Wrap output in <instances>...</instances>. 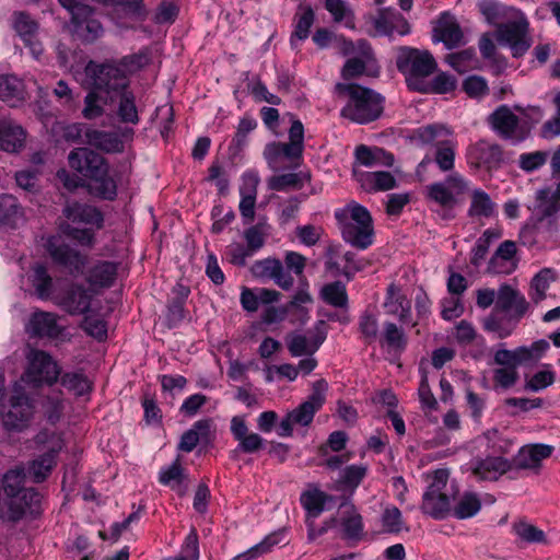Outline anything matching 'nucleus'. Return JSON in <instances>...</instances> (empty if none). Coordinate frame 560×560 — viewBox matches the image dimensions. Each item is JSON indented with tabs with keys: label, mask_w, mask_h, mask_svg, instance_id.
<instances>
[{
	"label": "nucleus",
	"mask_w": 560,
	"mask_h": 560,
	"mask_svg": "<svg viewBox=\"0 0 560 560\" xmlns=\"http://www.w3.org/2000/svg\"><path fill=\"white\" fill-rule=\"evenodd\" d=\"M434 36L442 42L447 49H453L463 44L464 35L459 24L448 13H443L434 28Z\"/></svg>",
	"instance_id": "obj_34"
},
{
	"label": "nucleus",
	"mask_w": 560,
	"mask_h": 560,
	"mask_svg": "<svg viewBox=\"0 0 560 560\" xmlns=\"http://www.w3.org/2000/svg\"><path fill=\"white\" fill-rule=\"evenodd\" d=\"M553 446L548 444H532L520 448L513 460V468L538 469L544 459L551 456Z\"/></svg>",
	"instance_id": "obj_27"
},
{
	"label": "nucleus",
	"mask_w": 560,
	"mask_h": 560,
	"mask_svg": "<svg viewBox=\"0 0 560 560\" xmlns=\"http://www.w3.org/2000/svg\"><path fill=\"white\" fill-rule=\"evenodd\" d=\"M549 349V342L545 339L534 341L530 346H521L513 350L500 348L493 354V361L502 368H511L517 371L518 366L538 361Z\"/></svg>",
	"instance_id": "obj_13"
},
{
	"label": "nucleus",
	"mask_w": 560,
	"mask_h": 560,
	"mask_svg": "<svg viewBox=\"0 0 560 560\" xmlns=\"http://www.w3.org/2000/svg\"><path fill=\"white\" fill-rule=\"evenodd\" d=\"M46 248L52 261L65 268L70 275L83 273L88 256L71 247L60 236H50L47 240Z\"/></svg>",
	"instance_id": "obj_14"
},
{
	"label": "nucleus",
	"mask_w": 560,
	"mask_h": 560,
	"mask_svg": "<svg viewBox=\"0 0 560 560\" xmlns=\"http://www.w3.org/2000/svg\"><path fill=\"white\" fill-rule=\"evenodd\" d=\"M325 9L332 16L334 22L343 23L348 28H354V14L345 0H325Z\"/></svg>",
	"instance_id": "obj_52"
},
{
	"label": "nucleus",
	"mask_w": 560,
	"mask_h": 560,
	"mask_svg": "<svg viewBox=\"0 0 560 560\" xmlns=\"http://www.w3.org/2000/svg\"><path fill=\"white\" fill-rule=\"evenodd\" d=\"M60 369L50 354L43 350H33L27 357V368L23 381L34 387L52 385L58 381Z\"/></svg>",
	"instance_id": "obj_12"
},
{
	"label": "nucleus",
	"mask_w": 560,
	"mask_h": 560,
	"mask_svg": "<svg viewBox=\"0 0 560 560\" xmlns=\"http://www.w3.org/2000/svg\"><path fill=\"white\" fill-rule=\"evenodd\" d=\"M457 86V80L454 75L447 72L438 73L429 84L424 82L423 92H432L435 94H447L455 91Z\"/></svg>",
	"instance_id": "obj_61"
},
{
	"label": "nucleus",
	"mask_w": 560,
	"mask_h": 560,
	"mask_svg": "<svg viewBox=\"0 0 560 560\" xmlns=\"http://www.w3.org/2000/svg\"><path fill=\"white\" fill-rule=\"evenodd\" d=\"M25 130L13 120L0 118V150L18 152L24 147Z\"/></svg>",
	"instance_id": "obj_36"
},
{
	"label": "nucleus",
	"mask_w": 560,
	"mask_h": 560,
	"mask_svg": "<svg viewBox=\"0 0 560 560\" xmlns=\"http://www.w3.org/2000/svg\"><path fill=\"white\" fill-rule=\"evenodd\" d=\"M491 125L500 137L513 143L522 142L528 135L520 118L505 105L497 108L491 115Z\"/></svg>",
	"instance_id": "obj_19"
},
{
	"label": "nucleus",
	"mask_w": 560,
	"mask_h": 560,
	"mask_svg": "<svg viewBox=\"0 0 560 560\" xmlns=\"http://www.w3.org/2000/svg\"><path fill=\"white\" fill-rule=\"evenodd\" d=\"M118 104L116 115L120 122L136 126L140 121L138 108L136 105V96L128 88L117 92Z\"/></svg>",
	"instance_id": "obj_43"
},
{
	"label": "nucleus",
	"mask_w": 560,
	"mask_h": 560,
	"mask_svg": "<svg viewBox=\"0 0 560 560\" xmlns=\"http://www.w3.org/2000/svg\"><path fill=\"white\" fill-rule=\"evenodd\" d=\"M466 161L470 168L491 172L503 163V150L495 142L480 139L467 147Z\"/></svg>",
	"instance_id": "obj_15"
},
{
	"label": "nucleus",
	"mask_w": 560,
	"mask_h": 560,
	"mask_svg": "<svg viewBox=\"0 0 560 560\" xmlns=\"http://www.w3.org/2000/svg\"><path fill=\"white\" fill-rule=\"evenodd\" d=\"M560 211V200L555 196L550 187L537 190L533 215L535 221L548 226L549 234L557 231L556 214Z\"/></svg>",
	"instance_id": "obj_20"
},
{
	"label": "nucleus",
	"mask_w": 560,
	"mask_h": 560,
	"mask_svg": "<svg viewBox=\"0 0 560 560\" xmlns=\"http://www.w3.org/2000/svg\"><path fill=\"white\" fill-rule=\"evenodd\" d=\"M555 372L550 364H545L544 369L534 373L525 382V389L528 392H540L555 382Z\"/></svg>",
	"instance_id": "obj_59"
},
{
	"label": "nucleus",
	"mask_w": 560,
	"mask_h": 560,
	"mask_svg": "<svg viewBox=\"0 0 560 560\" xmlns=\"http://www.w3.org/2000/svg\"><path fill=\"white\" fill-rule=\"evenodd\" d=\"M446 62L458 73H465L477 68L478 60L472 49H464L446 56Z\"/></svg>",
	"instance_id": "obj_55"
},
{
	"label": "nucleus",
	"mask_w": 560,
	"mask_h": 560,
	"mask_svg": "<svg viewBox=\"0 0 560 560\" xmlns=\"http://www.w3.org/2000/svg\"><path fill=\"white\" fill-rule=\"evenodd\" d=\"M556 280V272L551 268H544L537 272L530 281V299L535 303L541 302L546 298V292L550 283Z\"/></svg>",
	"instance_id": "obj_50"
},
{
	"label": "nucleus",
	"mask_w": 560,
	"mask_h": 560,
	"mask_svg": "<svg viewBox=\"0 0 560 560\" xmlns=\"http://www.w3.org/2000/svg\"><path fill=\"white\" fill-rule=\"evenodd\" d=\"M495 36L498 43L510 47L513 57L516 58L523 56L529 49L532 43L526 20L500 24Z\"/></svg>",
	"instance_id": "obj_17"
},
{
	"label": "nucleus",
	"mask_w": 560,
	"mask_h": 560,
	"mask_svg": "<svg viewBox=\"0 0 560 560\" xmlns=\"http://www.w3.org/2000/svg\"><path fill=\"white\" fill-rule=\"evenodd\" d=\"M481 509V501L475 492H464L452 505L451 515L457 520H466L475 516Z\"/></svg>",
	"instance_id": "obj_49"
},
{
	"label": "nucleus",
	"mask_w": 560,
	"mask_h": 560,
	"mask_svg": "<svg viewBox=\"0 0 560 560\" xmlns=\"http://www.w3.org/2000/svg\"><path fill=\"white\" fill-rule=\"evenodd\" d=\"M280 541L281 533H272L266 536L260 542L249 548L247 551L234 557L233 560H254L265 553L270 552L275 546L280 544Z\"/></svg>",
	"instance_id": "obj_56"
},
{
	"label": "nucleus",
	"mask_w": 560,
	"mask_h": 560,
	"mask_svg": "<svg viewBox=\"0 0 560 560\" xmlns=\"http://www.w3.org/2000/svg\"><path fill=\"white\" fill-rule=\"evenodd\" d=\"M35 415V402L23 389L15 388L8 400L0 404V421L10 432H22L27 429Z\"/></svg>",
	"instance_id": "obj_8"
},
{
	"label": "nucleus",
	"mask_w": 560,
	"mask_h": 560,
	"mask_svg": "<svg viewBox=\"0 0 560 560\" xmlns=\"http://www.w3.org/2000/svg\"><path fill=\"white\" fill-rule=\"evenodd\" d=\"M331 500V495L317 487L308 488L303 491L300 497L301 505L306 511L307 518L313 520L317 518L324 512L326 503Z\"/></svg>",
	"instance_id": "obj_42"
},
{
	"label": "nucleus",
	"mask_w": 560,
	"mask_h": 560,
	"mask_svg": "<svg viewBox=\"0 0 560 560\" xmlns=\"http://www.w3.org/2000/svg\"><path fill=\"white\" fill-rule=\"evenodd\" d=\"M474 476L480 480L495 481L502 475L513 469V463L503 456L487 453L485 457L477 456L470 462Z\"/></svg>",
	"instance_id": "obj_21"
},
{
	"label": "nucleus",
	"mask_w": 560,
	"mask_h": 560,
	"mask_svg": "<svg viewBox=\"0 0 560 560\" xmlns=\"http://www.w3.org/2000/svg\"><path fill=\"white\" fill-rule=\"evenodd\" d=\"M380 343L388 350L401 353L407 347L408 338L401 327L393 322H385L380 335Z\"/></svg>",
	"instance_id": "obj_47"
},
{
	"label": "nucleus",
	"mask_w": 560,
	"mask_h": 560,
	"mask_svg": "<svg viewBox=\"0 0 560 560\" xmlns=\"http://www.w3.org/2000/svg\"><path fill=\"white\" fill-rule=\"evenodd\" d=\"M517 246L514 241L502 242L488 262V271L494 275H510L517 267Z\"/></svg>",
	"instance_id": "obj_26"
},
{
	"label": "nucleus",
	"mask_w": 560,
	"mask_h": 560,
	"mask_svg": "<svg viewBox=\"0 0 560 560\" xmlns=\"http://www.w3.org/2000/svg\"><path fill=\"white\" fill-rule=\"evenodd\" d=\"M421 510L434 520H444L451 515V499L445 492H424Z\"/></svg>",
	"instance_id": "obj_37"
},
{
	"label": "nucleus",
	"mask_w": 560,
	"mask_h": 560,
	"mask_svg": "<svg viewBox=\"0 0 560 560\" xmlns=\"http://www.w3.org/2000/svg\"><path fill=\"white\" fill-rule=\"evenodd\" d=\"M25 481V470L23 467H14L9 469L2 478L3 490L5 494L10 499H14V495H19V493L24 490L23 487Z\"/></svg>",
	"instance_id": "obj_57"
},
{
	"label": "nucleus",
	"mask_w": 560,
	"mask_h": 560,
	"mask_svg": "<svg viewBox=\"0 0 560 560\" xmlns=\"http://www.w3.org/2000/svg\"><path fill=\"white\" fill-rule=\"evenodd\" d=\"M343 537L358 540L362 536L363 522L362 516L351 506L349 513L341 520Z\"/></svg>",
	"instance_id": "obj_58"
},
{
	"label": "nucleus",
	"mask_w": 560,
	"mask_h": 560,
	"mask_svg": "<svg viewBox=\"0 0 560 560\" xmlns=\"http://www.w3.org/2000/svg\"><path fill=\"white\" fill-rule=\"evenodd\" d=\"M413 138L435 148L434 162L440 171L450 172L454 168L457 140L451 129L436 124L427 125L416 129Z\"/></svg>",
	"instance_id": "obj_6"
},
{
	"label": "nucleus",
	"mask_w": 560,
	"mask_h": 560,
	"mask_svg": "<svg viewBox=\"0 0 560 560\" xmlns=\"http://www.w3.org/2000/svg\"><path fill=\"white\" fill-rule=\"evenodd\" d=\"M28 281L34 288L35 295L43 301L52 300L55 294L54 279L44 264L36 262L28 273Z\"/></svg>",
	"instance_id": "obj_35"
},
{
	"label": "nucleus",
	"mask_w": 560,
	"mask_h": 560,
	"mask_svg": "<svg viewBox=\"0 0 560 560\" xmlns=\"http://www.w3.org/2000/svg\"><path fill=\"white\" fill-rule=\"evenodd\" d=\"M104 101L98 91L91 89V91L84 97V108L82 109V116L85 119L92 120L101 117L104 114Z\"/></svg>",
	"instance_id": "obj_64"
},
{
	"label": "nucleus",
	"mask_w": 560,
	"mask_h": 560,
	"mask_svg": "<svg viewBox=\"0 0 560 560\" xmlns=\"http://www.w3.org/2000/svg\"><path fill=\"white\" fill-rule=\"evenodd\" d=\"M8 502L7 517L16 522L22 520L27 513L35 514L39 511L40 494L34 488L22 490L19 495H14Z\"/></svg>",
	"instance_id": "obj_25"
},
{
	"label": "nucleus",
	"mask_w": 560,
	"mask_h": 560,
	"mask_svg": "<svg viewBox=\"0 0 560 560\" xmlns=\"http://www.w3.org/2000/svg\"><path fill=\"white\" fill-rule=\"evenodd\" d=\"M24 220V211L16 197L0 195V226L15 229Z\"/></svg>",
	"instance_id": "obj_41"
},
{
	"label": "nucleus",
	"mask_w": 560,
	"mask_h": 560,
	"mask_svg": "<svg viewBox=\"0 0 560 560\" xmlns=\"http://www.w3.org/2000/svg\"><path fill=\"white\" fill-rule=\"evenodd\" d=\"M84 72L86 77L85 83L89 88L98 92H105L108 95L116 94L129 85L124 71L116 66L115 59L106 60L102 63L91 60L86 63Z\"/></svg>",
	"instance_id": "obj_9"
},
{
	"label": "nucleus",
	"mask_w": 560,
	"mask_h": 560,
	"mask_svg": "<svg viewBox=\"0 0 560 560\" xmlns=\"http://www.w3.org/2000/svg\"><path fill=\"white\" fill-rule=\"evenodd\" d=\"M315 21V13L310 5H300L294 15V31L291 34V45H295V40L303 42L308 35L311 27Z\"/></svg>",
	"instance_id": "obj_48"
},
{
	"label": "nucleus",
	"mask_w": 560,
	"mask_h": 560,
	"mask_svg": "<svg viewBox=\"0 0 560 560\" xmlns=\"http://www.w3.org/2000/svg\"><path fill=\"white\" fill-rule=\"evenodd\" d=\"M355 163L353 167L364 166L369 168L386 166L390 167L394 164V155L386 150L377 147H368L360 144L354 151Z\"/></svg>",
	"instance_id": "obj_31"
},
{
	"label": "nucleus",
	"mask_w": 560,
	"mask_h": 560,
	"mask_svg": "<svg viewBox=\"0 0 560 560\" xmlns=\"http://www.w3.org/2000/svg\"><path fill=\"white\" fill-rule=\"evenodd\" d=\"M396 66L399 72L405 75L409 89L424 91L423 79L431 75L438 65L428 50L401 47L398 50Z\"/></svg>",
	"instance_id": "obj_7"
},
{
	"label": "nucleus",
	"mask_w": 560,
	"mask_h": 560,
	"mask_svg": "<svg viewBox=\"0 0 560 560\" xmlns=\"http://www.w3.org/2000/svg\"><path fill=\"white\" fill-rule=\"evenodd\" d=\"M342 240L352 247L364 250L374 243V225L370 211L351 201L334 212Z\"/></svg>",
	"instance_id": "obj_4"
},
{
	"label": "nucleus",
	"mask_w": 560,
	"mask_h": 560,
	"mask_svg": "<svg viewBox=\"0 0 560 560\" xmlns=\"http://www.w3.org/2000/svg\"><path fill=\"white\" fill-rule=\"evenodd\" d=\"M336 88L347 98L340 110L341 117L366 125L383 114L385 97L376 91L357 83H339Z\"/></svg>",
	"instance_id": "obj_3"
},
{
	"label": "nucleus",
	"mask_w": 560,
	"mask_h": 560,
	"mask_svg": "<svg viewBox=\"0 0 560 560\" xmlns=\"http://www.w3.org/2000/svg\"><path fill=\"white\" fill-rule=\"evenodd\" d=\"M304 126L300 119H292L289 141H272L265 145L264 159L272 171L296 168L303 161Z\"/></svg>",
	"instance_id": "obj_5"
},
{
	"label": "nucleus",
	"mask_w": 560,
	"mask_h": 560,
	"mask_svg": "<svg viewBox=\"0 0 560 560\" xmlns=\"http://www.w3.org/2000/svg\"><path fill=\"white\" fill-rule=\"evenodd\" d=\"M529 304L525 296L509 284H502L497 293V303L493 311L517 314L524 316L528 311Z\"/></svg>",
	"instance_id": "obj_29"
},
{
	"label": "nucleus",
	"mask_w": 560,
	"mask_h": 560,
	"mask_svg": "<svg viewBox=\"0 0 560 560\" xmlns=\"http://www.w3.org/2000/svg\"><path fill=\"white\" fill-rule=\"evenodd\" d=\"M497 212V205L490 195L480 188L471 191L468 215L470 218H492Z\"/></svg>",
	"instance_id": "obj_45"
},
{
	"label": "nucleus",
	"mask_w": 560,
	"mask_h": 560,
	"mask_svg": "<svg viewBox=\"0 0 560 560\" xmlns=\"http://www.w3.org/2000/svg\"><path fill=\"white\" fill-rule=\"evenodd\" d=\"M117 270L116 262L100 260L88 270L85 279L92 287L109 288L115 282Z\"/></svg>",
	"instance_id": "obj_39"
},
{
	"label": "nucleus",
	"mask_w": 560,
	"mask_h": 560,
	"mask_svg": "<svg viewBox=\"0 0 560 560\" xmlns=\"http://www.w3.org/2000/svg\"><path fill=\"white\" fill-rule=\"evenodd\" d=\"M252 272L256 278L272 280L279 288L290 290L293 287V277L284 271L283 265L278 258H264L256 260L252 266Z\"/></svg>",
	"instance_id": "obj_22"
},
{
	"label": "nucleus",
	"mask_w": 560,
	"mask_h": 560,
	"mask_svg": "<svg viewBox=\"0 0 560 560\" xmlns=\"http://www.w3.org/2000/svg\"><path fill=\"white\" fill-rule=\"evenodd\" d=\"M325 322L319 320L316 324L317 334L313 341H310L304 335H293L288 341V350L292 357L313 355L320 345L326 339V331L324 330Z\"/></svg>",
	"instance_id": "obj_32"
},
{
	"label": "nucleus",
	"mask_w": 560,
	"mask_h": 560,
	"mask_svg": "<svg viewBox=\"0 0 560 560\" xmlns=\"http://www.w3.org/2000/svg\"><path fill=\"white\" fill-rule=\"evenodd\" d=\"M26 330L32 337L51 339L58 338L62 332V328L58 324V317L44 311L35 312L31 316Z\"/></svg>",
	"instance_id": "obj_28"
},
{
	"label": "nucleus",
	"mask_w": 560,
	"mask_h": 560,
	"mask_svg": "<svg viewBox=\"0 0 560 560\" xmlns=\"http://www.w3.org/2000/svg\"><path fill=\"white\" fill-rule=\"evenodd\" d=\"M61 446L51 447L35 458L30 466V474L35 482L44 481L57 464V455Z\"/></svg>",
	"instance_id": "obj_46"
},
{
	"label": "nucleus",
	"mask_w": 560,
	"mask_h": 560,
	"mask_svg": "<svg viewBox=\"0 0 560 560\" xmlns=\"http://www.w3.org/2000/svg\"><path fill=\"white\" fill-rule=\"evenodd\" d=\"M480 441L486 448V452L493 456H503L509 454L513 446L514 441L506 434L497 429L488 430Z\"/></svg>",
	"instance_id": "obj_44"
},
{
	"label": "nucleus",
	"mask_w": 560,
	"mask_h": 560,
	"mask_svg": "<svg viewBox=\"0 0 560 560\" xmlns=\"http://www.w3.org/2000/svg\"><path fill=\"white\" fill-rule=\"evenodd\" d=\"M60 384L75 396H83L92 390V383L81 371L63 373L60 377Z\"/></svg>",
	"instance_id": "obj_51"
},
{
	"label": "nucleus",
	"mask_w": 560,
	"mask_h": 560,
	"mask_svg": "<svg viewBox=\"0 0 560 560\" xmlns=\"http://www.w3.org/2000/svg\"><path fill=\"white\" fill-rule=\"evenodd\" d=\"M477 7L490 25H498L505 18V7L495 0H480Z\"/></svg>",
	"instance_id": "obj_60"
},
{
	"label": "nucleus",
	"mask_w": 560,
	"mask_h": 560,
	"mask_svg": "<svg viewBox=\"0 0 560 560\" xmlns=\"http://www.w3.org/2000/svg\"><path fill=\"white\" fill-rule=\"evenodd\" d=\"M381 523L384 533H400L404 528V521L400 510L394 505L385 508L381 516Z\"/></svg>",
	"instance_id": "obj_63"
},
{
	"label": "nucleus",
	"mask_w": 560,
	"mask_h": 560,
	"mask_svg": "<svg viewBox=\"0 0 560 560\" xmlns=\"http://www.w3.org/2000/svg\"><path fill=\"white\" fill-rule=\"evenodd\" d=\"M383 307L386 314L396 316L402 325L412 327L417 325L416 322H412L411 301L400 287L394 283L388 285Z\"/></svg>",
	"instance_id": "obj_23"
},
{
	"label": "nucleus",
	"mask_w": 560,
	"mask_h": 560,
	"mask_svg": "<svg viewBox=\"0 0 560 560\" xmlns=\"http://www.w3.org/2000/svg\"><path fill=\"white\" fill-rule=\"evenodd\" d=\"M336 42L338 43L339 51L342 56L358 54L369 59L372 55V48L365 39H359L354 43L345 36H339L336 38Z\"/></svg>",
	"instance_id": "obj_62"
},
{
	"label": "nucleus",
	"mask_w": 560,
	"mask_h": 560,
	"mask_svg": "<svg viewBox=\"0 0 560 560\" xmlns=\"http://www.w3.org/2000/svg\"><path fill=\"white\" fill-rule=\"evenodd\" d=\"M553 234H549L548 226L542 225L530 218L520 230L518 241L524 246H533L539 237L548 238Z\"/></svg>",
	"instance_id": "obj_53"
},
{
	"label": "nucleus",
	"mask_w": 560,
	"mask_h": 560,
	"mask_svg": "<svg viewBox=\"0 0 560 560\" xmlns=\"http://www.w3.org/2000/svg\"><path fill=\"white\" fill-rule=\"evenodd\" d=\"M469 188V182L454 172L444 180L427 186V197L443 209H453Z\"/></svg>",
	"instance_id": "obj_11"
},
{
	"label": "nucleus",
	"mask_w": 560,
	"mask_h": 560,
	"mask_svg": "<svg viewBox=\"0 0 560 560\" xmlns=\"http://www.w3.org/2000/svg\"><path fill=\"white\" fill-rule=\"evenodd\" d=\"M320 295L327 304L334 307H347L348 305L347 289L341 281L325 284Z\"/></svg>",
	"instance_id": "obj_54"
},
{
	"label": "nucleus",
	"mask_w": 560,
	"mask_h": 560,
	"mask_svg": "<svg viewBox=\"0 0 560 560\" xmlns=\"http://www.w3.org/2000/svg\"><path fill=\"white\" fill-rule=\"evenodd\" d=\"M25 86L22 80L15 75H0V100L11 107H16L25 101Z\"/></svg>",
	"instance_id": "obj_40"
},
{
	"label": "nucleus",
	"mask_w": 560,
	"mask_h": 560,
	"mask_svg": "<svg viewBox=\"0 0 560 560\" xmlns=\"http://www.w3.org/2000/svg\"><path fill=\"white\" fill-rule=\"evenodd\" d=\"M68 163L86 180L90 195L113 201L117 197V180L110 173L107 160L90 148L81 147L70 151Z\"/></svg>",
	"instance_id": "obj_1"
},
{
	"label": "nucleus",
	"mask_w": 560,
	"mask_h": 560,
	"mask_svg": "<svg viewBox=\"0 0 560 560\" xmlns=\"http://www.w3.org/2000/svg\"><path fill=\"white\" fill-rule=\"evenodd\" d=\"M353 176L368 191H385L396 187V179L389 172H368L353 167Z\"/></svg>",
	"instance_id": "obj_33"
},
{
	"label": "nucleus",
	"mask_w": 560,
	"mask_h": 560,
	"mask_svg": "<svg viewBox=\"0 0 560 560\" xmlns=\"http://www.w3.org/2000/svg\"><path fill=\"white\" fill-rule=\"evenodd\" d=\"M133 135V129L129 127L110 131L86 127L84 130L85 143L105 153H121L125 141L131 140Z\"/></svg>",
	"instance_id": "obj_16"
},
{
	"label": "nucleus",
	"mask_w": 560,
	"mask_h": 560,
	"mask_svg": "<svg viewBox=\"0 0 560 560\" xmlns=\"http://www.w3.org/2000/svg\"><path fill=\"white\" fill-rule=\"evenodd\" d=\"M502 313L500 311H492L483 319L482 325L486 331L494 334L500 339L510 337L523 317L517 314Z\"/></svg>",
	"instance_id": "obj_30"
},
{
	"label": "nucleus",
	"mask_w": 560,
	"mask_h": 560,
	"mask_svg": "<svg viewBox=\"0 0 560 560\" xmlns=\"http://www.w3.org/2000/svg\"><path fill=\"white\" fill-rule=\"evenodd\" d=\"M62 214L67 222L60 224V232L83 247H92L95 232L104 224L102 211L95 206L72 201L67 202Z\"/></svg>",
	"instance_id": "obj_2"
},
{
	"label": "nucleus",
	"mask_w": 560,
	"mask_h": 560,
	"mask_svg": "<svg viewBox=\"0 0 560 560\" xmlns=\"http://www.w3.org/2000/svg\"><path fill=\"white\" fill-rule=\"evenodd\" d=\"M92 294L82 284L72 283L63 294H57L54 302L71 315L84 314L91 306Z\"/></svg>",
	"instance_id": "obj_24"
},
{
	"label": "nucleus",
	"mask_w": 560,
	"mask_h": 560,
	"mask_svg": "<svg viewBox=\"0 0 560 560\" xmlns=\"http://www.w3.org/2000/svg\"><path fill=\"white\" fill-rule=\"evenodd\" d=\"M71 14L72 33L84 43H93L100 38L104 28L95 18L94 11L77 0H58Z\"/></svg>",
	"instance_id": "obj_10"
},
{
	"label": "nucleus",
	"mask_w": 560,
	"mask_h": 560,
	"mask_svg": "<svg viewBox=\"0 0 560 560\" xmlns=\"http://www.w3.org/2000/svg\"><path fill=\"white\" fill-rule=\"evenodd\" d=\"M211 425L212 421L210 419L196 421L189 430L183 433L178 443V450L189 453L199 442H209Z\"/></svg>",
	"instance_id": "obj_38"
},
{
	"label": "nucleus",
	"mask_w": 560,
	"mask_h": 560,
	"mask_svg": "<svg viewBox=\"0 0 560 560\" xmlns=\"http://www.w3.org/2000/svg\"><path fill=\"white\" fill-rule=\"evenodd\" d=\"M327 390L328 383L324 378L313 383L312 393L307 399L288 412L296 425L307 427L312 423L315 413L322 409L326 401Z\"/></svg>",
	"instance_id": "obj_18"
}]
</instances>
